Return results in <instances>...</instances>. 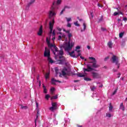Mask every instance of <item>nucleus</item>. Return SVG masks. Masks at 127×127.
Returning a JSON list of instances; mask_svg holds the SVG:
<instances>
[{
    "label": "nucleus",
    "instance_id": "c85d7f7f",
    "mask_svg": "<svg viewBox=\"0 0 127 127\" xmlns=\"http://www.w3.org/2000/svg\"><path fill=\"white\" fill-rule=\"evenodd\" d=\"M64 54V52H63V50H61V51H59V55H63Z\"/></svg>",
    "mask_w": 127,
    "mask_h": 127
},
{
    "label": "nucleus",
    "instance_id": "5fc2aeb1",
    "mask_svg": "<svg viewBox=\"0 0 127 127\" xmlns=\"http://www.w3.org/2000/svg\"><path fill=\"white\" fill-rule=\"evenodd\" d=\"M66 33H67V34H70L71 33H70V31H69V30H67V31H66Z\"/></svg>",
    "mask_w": 127,
    "mask_h": 127
},
{
    "label": "nucleus",
    "instance_id": "a211bd4d",
    "mask_svg": "<svg viewBox=\"0 0 127 127\" xmlns=\"http://www.w3.org/2000/svg\"><path fill=\"white\" fill-rule=\"evenodd\" d=\"M48 61L50 63H51V64L54 63V61H53V60H52V59L50 57L48 58Z\"/></svg>",
    "mask_w": 127,
    "mask_h": 127
},
{
    "label": "nucleus",
    "instance_id": "4468645a",
    "mask_svg": "<svg viewBox=\"0 0 127 127\" xmlns=\"http://www.w3.org/2000/svg\"><path fill=\"white\" fill-rule=\"evenodd\" d=\"M55 82H58V83H61V81L58 80H56L55 78H52V84L55 85Z\"/></svg>",
    "mask_w": 127,
    "mask_h": 127
},
{
    "label": "nucleus",
    "instance_id": "1a4fd4ad",
    "mask_svg": "<svg viewBox=\"0 0 127 127\" xmlns=\"http://www.w3.org/2000/svg\"><path fill=\"white\" fill-rule=\"evenodd\" d=\"M74 53H75V51H72L71 53H69V55L70 56V57H73V58H78L79 56L80 57L81 55V53H79L77 56H76Z\"/></svg>",
    "mask_w": 127,
    "mask_h": 127
},
{
    "label": "nucleus",
    "instance_id": "423d86ee",
    "mask_svg": "<svg viewBox=\"0 0 127 127\" xmlns=\"http://www.w3.org/2000/svg\"><path fill=\"white\" fill-rule=\"evenodd\" d=\"M57 103L56 102H52V107H50L49 110L51 111V112H54L57 110Z\"/></svg>",
    "mask_w": 127,
    "mask_h": 127
},
{
    "label": "nucleus",
    "instance_id": "f704fd0d",
    "mask_svg": "<svg viewBox=\"0 0 127 127\" xmlns=\"http://www.w3.org/2000/svg\"><path fill=\"white\" fill-rule=\"evenodd\" d=\"M81 49V47L78 46L76 47V49L75 50V51H77V50Z\"/></svg>",
    "mask_w": 127,
    "mask_h": 127
},
{
    "label": "nucleus",
    "instance_id": "ddd939ff",
    "mask_svg": "<svg viewBox=\"0 0 127 127\" xmlns=\"http://www.w3.org/2000/svg\"><path fill=\"white\" fill-rule=\"evenodd\" d=\"M53 53H54V55H56V53L55 52H58V48H57V47H56V46H54L53 48H52L51 49Z\"/></svg>",
    "mask_w": 127,
    "mask_h": 127
},
{
    "label": "nucleus",
    "instance_id": "13d9d810",
    "mask_svg": "<svg viewBox=\"0 0 127 127\" xmlns=\"http://www.w3.org/2000/svg\"><path fill=\"white\" fill-rule=\"evenodd\" d=\"M118 75V78H120V77H121V73H119Z\"/></svg>",
    "mask_w": 127,
    "mask_h": 127
},
{
    "label": "nucleus",
    "instance_id": "20e7f679",
    "mask_svg": "<svg viewBox=\"0 0 127 127\" xmlns=\"http://www.w3.org/2000/svg\"><path fill=\"white\" fill-rule=\"evenodd\" d=\"M70 41H68V44L66 43V45H67L66 46H64L63 48L64 49L65 51H67L68 52L69 54V51H71L72 50V48L73 46H74V43L71 42L70 43Z\"/></svg>",
    "mask_w": 127,
    "mask_h": 127
},
{
    "label": "nucleus",
    "instance_id": "58836bf2",
    "mask_svg": "<svg viewBox=\"0 0 127 127\" xmlns=\"http://www.w3.org/2000/svg\"><path fill=\"white\" fill-rule=\"evenodd\" d=\"M66 19L67 22H69V21H71V18H66Z\"/></svg>",
    "mask_w": 127,
    "mask_h": 127
},
{
    "label": "nucleus",
    "instance_id": "aec40b11",
    "mask_svg": "<svg viewBox=\"0 0 127 127\" xmlns=\"http://www.w3.org/2000/svg\"><path fill=\"white\" fill-rule=\"evenodd\" d=\"M43 87L44 88V93L45 94H47V88H46V87H45L44 85H43Z\"/></svg>",
    "mask_w": 127,
    "mask_h": 127
},
{
    "label": "nucleus",
    "instance_id": "9b49d317",
    "mask_svg": "<svg viewBox=\"0 0 127 127\" xmlns=\"http://www.w3.org/2000/svg\"><path fill=\"white\" fill-rule=\"evenodd\" d=\"M43 33V26H42V25L40 26L39 29V31L37 33L38 35H39V36H41V35H42Z\"/></svg>",
    "mask_w": 127,
    "mask_h": 127
},
{
    "label": "nucleus",
    "instance_id": "e2e57ef3",
    "mask_svg": "<svg viewBox=\"0 0 127 127\" xmlns=\"http://www.w3.org/2000/svg\"><path fill=\"white\" fill-rule=\"evenodd\" d=\"M87 47L88 49L89 50L91 49V47H90V46H87Z\"/></svg>",
    "mask_w": 127,
    "mask_h": 127
},
{
    "label": "nucleus",
    "instance_id": "7ed1b4c3",
    "mask_svg": "<svg viewBox=\"0 0 127 127\" xmlns=\"http://www.w3.org/2000/svg\"><path fill=\"white\" fill-rule=\"evenodd\" d=\"M111 60L112 63H115L116 65L117 66L118 69L120 68V59L119 57L116 56V55H113L112 57L111 58Z\"/></svg>",
    "mask_w": 127,
    "mask_h": 127
},
{
    "label": "nucleus",
    "instance_id": "0eeeda50",
    "mask_svg": "<svg viewBox=\"0 0 127 127\" xmlns=\"http://www.w3.org/2000/svg\"><path fill=\"white\" fill-rule=\"evenodd\" d=\"M44 57H50V50L47 47L45 48V52L44 53Z\"/></svg>",
    "mask_w": 127,
    "mask_h": 127
},
{
    "label": "nucleus",
    "instance_id": "f8f14e48",
    "mask_svg": "<svg viewBox=\"0 0 127 127\" xmlns=\"http://www.w3.org/2000/svg\"><path fill=\"white\" fill-rule=\"evenodd\" d=\"M34 2H35V0H30V2L27 4V6L26 7V9L27 10L29 9V7L30 5H31V4H33Z\"/></svg>",
    "mask_w": 127,
    "mask_h": 127
},
{
    "label": "nucleus",
    "instance_id": "864d4df0",
    "mask_svg": "<svg viewBox=\"0 0 127 127\" xmlns=\"http://www.w3.org/2000/svg\"><path fill=\"white\" fill-rule=\"evenodd\" d=\"M39 87H40V86H41V81L39 80Z\"/></svg>",
    "mask_w": 127,
    "mask_h": 127
},
{
    "label": "nucleus",
    "instance_id": "69168bd1",
    "mask_svg": "<svg viewBox=\"0 0 127 127\" xmlns=\"http://www.w3.org/2000/svg\"><path fill=\"white\" fill-rule=\"evenodd\" d=\"M66 10V8L65 7H64V9L62 10L63 11H65V10Z\"/></svg>",
    "mask_w": 127,
    "mask_h": 127
},
{
    "label": "nucleus",
    "instance_id": "39448f33",
    "mask_svg": "<svg viewBox=\"0 0 127 127\" xmlns=\"http://www.w3.org/2000/svg\"><path fill=\"white\" fill-rule=\"evenodd\" d=\"M55 58L56 59V60H57V62H58L57 63V64H60V62L61 63H63L64 62V60H59V59H61L62 58H63V56H60L58 55H55Z\"/></svg>",
    "mask_w": 127,
    "mask_h": 127
},
{
    "label": "nucleus",
    "instance_id": "4be33fe9",
    "mask_svg": "<svg viewBox=\"0 0 127 127\" xmlns=\"http://www.w3.org/2000/svg\"><path fill=\"white\" fill-rule=\"evenodd\" d=\"M77 75L78 76V77H85V75L82 74V73H80L79 72H78L77 73Z\"/></svg>",
    "mask_w": 127,
    "mask_h": 127
},
{
    "label": "nucleus",
    "instance_id": "412c9836",
    "mask_svg": "<svg viewBox=\"0 0 127 127\" xmlns=\"http://www.w3.org/2000/svg\"><path fill=\"white\" fill-rule=\"evenodd\" d=\"M83 30H81V31H85V30H86V28H87V26L86 25L85 23H83Z\"/></svg>",
    "mask_w": 127,
    "mask_h": 127
},
{
    "label": "nucleus",
    "instance_id": "6e6552de",
    "mask_svg": "<svg viewBox=\"0 0 127 127\" xmlns=\"http://www.w3.org/2000/svg\"><path fill=\"white\" fill-rule=\"evenodd\" d=\"M54 23H55V20L54 18L53 20L49 22V28L50 29V33H52V30H53V26H54Z\"/></svg>",
    "mask_w": 127,
    "mask_h": 127
},
{
    "label": "nucleus",
    "instance_id": "09e8293b",
    "mask_svg": "<svg viewBox=\"0 0 127 127\" xmlns=\"http://www.w3.org/2000/svg\"><path fill=\"white\" fill-rule=\"evenodd\" d=\"M67 26V27H71V24H70L69 23H68Z\"/></svg>",
    "mask_w": 127,
    "mask_h": 127
},
{
    "label": "nucleus",
    "instance_id": "f3484780",
    "mask_svg": "<svg viewBox=\"0 0 127 127\" xmlns=\"http://www.w3.org/2000/svg\"><path fill=\"white\" fill-rule=\"evenodd\" d=\"M108 45L109 48H113V43H112V42H109L108 43Z\"/></svg>",
    "mask_w": 127,
    "mask_h": 127
},
{
    "label": "nucleus",
    "instance_id": "473e14b6",
    "mask_svg": "<svg viewBox=\"0 0 127 127\" xmlns=\"http://www.w3.org/2000/svg\"><path fill=\"white\" fill-rule=\"evenodd\" d=\"M62 73L63 76H66V75H67V73L64 70H63L62 71Z\"/></svg>",
    "mask_w": 127,
    "mask_h": 127
},
{
    "label": "nucleus",
    "instance_id": "f257e3e1",
    "mask_svg": "<svg viewBox=\"0 0 127 127\" xmlns=\"http://www.w3.org/2000/svg\"><path fill=\"white\" fill-rule=\"evenodd\" d=\"M89 59L90 60H92V62H90V63L92 64V65L91 64H87V68H83V72L85 73L86 71L87 72H90V70H94V68H98V65L97 64V60H96V59H95L93 57H89Z\"/></svg>",
    "mask_w": 127,
    "mask_h": 127
},
{
    "label": "nucleus",
    "instance_id": "37998d69",
    "mask_svg": "<svg viewBox=\"0 0 127 127\" xmlns=\"http://www.w3.org/2000/svg\"><path fill=\"white\" fill-rule=\"evenodd\" d=\"M47 43L48 46V45L50 43V41L49 40H48V39L47 38Z\"/></svg>",
    "mask_w": 127,
    "mask_h": 127
},
{
    "label": "nucleus",
    "instance_id": "a19ab883",
    "mask_svg": "<svg viewBox=\"0 0 127 127\" xmlns=\"http://www.w3.org/2000/svg\"><path fill=\"white\" fill-rule=\"evenodd\" d=\"M112 110H113V106L110 105L109 106V111H112Z\"/></svg>",
    "mask_w": 127,
    "mask_h": 127
},
{
    "label": "nucleus",
    "instance_id": "6ab92c4d",
    "mask_svg": "<svg viewBox=\"0 0 127 127\" xmlns=\"http://www.w3.org/2000/svg\"><path fill=\"white\" fill-rule=\"evenodd\" d=\"M55 46V44H53L50 43L48 46L51 49V48H53Z\"/></svg>",
    "mask_w": 127,
    "mask_h": 127
},
{
    "label": "nucleus",
    "instance_id": "79ce46f5",
    "mask_svg": "<svg viewBox=\"0 0 127 127\" xmlns=\"http://www.w3.org/2000/svg\"><path fill=\"white\" fill-rule=\"evenodd\" d=\"M118 14H119V12H115L114 13V15L115 16L118 15Z\"/></svg>",
    "mask_w": 127,
    "mask_h": 127
},
{
    "label": "nucleus",
    "instance_id": "f03ea898",
    "mask_svg": "<svg viewBox=\"0 0 127 127\" xmlns=\"http://www.w3.org/2000/svg\"><path fill=\"white\" fill-rule=\"evenodd\" d=\"M56 3V1H54L53 2V5L51 8V10L49 12V18H52V17H54L55 15L57 14V12H55V4Z\"/></svg>",
    "mask_w": 127,
    "mask_h": 127
},
{
    "label": "nucleus",
    "instance_id": "a878e982",
    "mask_svg": "<svg viewBox=\"0 0 127 127\" xmlns=\"http://www.w3.org/2000/svg\"><path fill=\"white\" fill-rule=\"evenodd\" d=\"M72 37V33H70L68 34V40L69 41H71V37Z\"/></svg>",
    "mask_w": 127,
    "mask_h": 127
},
{
    "label": "nucleus",
    "instance_id": "72a5a7b5",
    "mask_svg": "<svg viewBox=\"0 0 127 127\" xmlns=\"http://www.w3.org/2000/svg\"><path fill=\"white\" fill-rule=\"evenodd\" d=\"M91 91H95L96 90V87L93 86L90 87Z\"/></svg>",
    "mask_w": 127,
    "mask_h": 127
},
{
    "label": "nucleus",
    "instance_id": "680f3d73",
    "mask_svg": "<svg viewBox=\"0 0 127 127\" xmlns=\"http://www.w3.org/2000/svg\"><path fill=\"white\" fill-rule=\"evenodd\" d=\"M80 58L81 59H82V60H84V59H85V58H84L83 57H82V56H80Z\"/></svg>",
    "mask_w": 127,
    "mask_h": 127
},
{
    "label": "nucleus",
    "instance_id": "de8ad7c7",
    "mask_svg": "<svg viewBox=\"0 0 127 127\" xmlns=\"http://www.w3.org/2000/svg\"><path fill=\"white\" fill-rule=\"evenodd\" d=\"M57 29L59 31H61L62 30V29H61L60 27H58L57 28Z\"/></svg>",
    "mask_w": 127,
    "mask_h": 127
},
{
    "label": "nucleus",
    "instance_id": "b1692460",
    "mask_svg": "<svg viewBox=\"0 0 127 127\" xmlns=\"http://www.w3.org/2000/svg\"><path fill=\"white\" fill-rule=\"evenodd\" d=\"M50 74V73H49V72H47V73H46L45 77L46 79H48V78H49Z\"/></svg>",
    "mask_w": 127,
    "mask_h": 127
},
{
    "label": "nucleus",
    "instance_id": "393cba45",
    "mask_svg": "<svg viewBox=\"0 0 127 127\" xmlns=\"http://www.w3.org/2000/svg\"><path fill=\"white\" fill-rule=\"evenodd\" d=\"M106 117H107V118H111L112 114H111V113H107L106 114Z\"/></svg>",
    "mask_w": 127,
    "mask_h": 127
},
{
    "label": "nucleus",
    "instance_id": "a18cd8bd",
    "mask_svg": "<svg viewBox=\"0 0 127 127\" xmlns=\"http://www.w3.org/2000/svg\"><path fill=\"white\" fill-rule=\"evenodd\" d=\"M123 20H124V21L127 22V17H124L123 18Z\"/></svg>",
    "mask_w": 127,
    "mask_h": 127
},
{
    "label": "nucleus",
    "instance_id": "338daca9",
    "mask_svg": "<svg viewBox=\"0 0 127 127\" xmlns=\"http://www.w3.org/2000/svg\"><path fill=\"white\" fill-rule=\"evenodd\" d=\"M118 21L119 22H120V21H122V19H118Z\"/></svg>",
    "mask_w": 127,
    "mask_h": 127
},
{
    "label": "nucleus",
    "instance_id": "bf43d9fd",
    "mask_svg": "<svg viewBox=\"0 0 127 127\" xmlns=\"http://www.w3.org/2000/svg\"><path fill=\"white\" fill-rule=\"evenodd\" d=\"M64 8H65V9L66 8H70V7H69V6H64Z\"/></svg>",
    "mask_w": 127,
    "mask_h": 127
},
{
    "label": "nucleus",
    "instance_id": "6e6d98bb",
    "mask_svg": "<svg viewBox=\"0 0 127 127\" xmlns=\"http://www.w3.org/2000/svg\"><path fill=\"white\" fill-rule=\"evenodd\" d=\"M113 72H117V71H118V70H117V69L114 68V69H113Z\"/></svg>",
    "mask_w": 127,
    "mask_h": 127
},
{
    "label": "nucleus",
    "instance_id": "5701e85b",
    "mask_svg": "<svg viewBox=\"0 0 127 127\" xmlns=\"http://www.w3.org/2000/svg\"><path fill=\"white\" fill-rule=\"evenodd\" d=\"M51 99V100L52 99L56 100L57 99H58V95L52 96Z\"/></svg>",
    "mask_w": 127,
    "mask_h": 127
},
{
    "label": "nucleus",
    "instance_id": "e433bc0d",
    "mask_svg": "<svg viewBox=\"0 0 127 127\" xmlns=\"http://www.w3.org/2000/svg\"><path fill=\"white\" fill-rule=\"evenodd\" d=\"M84 80H85V81H91L90 78H87V77L84 78Z\"/></svg>",
    "mask_w": 127,
    "mask_h": 127
},
{
    "label": "nucleus",
    "instance_id": "052dcab7",
    "mask_svg": "<svg viewBox=\"0 0 127 127\" xmlns=\"http://www.w3.org/2000/svg\"><path fill=\"white\" fill-rule=\"evenodd\" d=\"M64 12V11H63V10L61 11L60 15H62V14Z\"/></svg>",
    "mask_w": 127,
    "mask_h": 127
},
{
    "label": "nucleus",
    "instance_id": "774afa93",
    "mask_svg": "<svg viewBox=\"0 0 127 127\" xmlns=\"http://www.w3.org/2000/svg\"><path fill=\"white\" fill-rule=\"evenodd\" d=\"M78 127H83V126L77 125Z\"/></svg>",
    "mask_w": 127,
    "mask_h": 127
},
{
    "label": "nucleus",
    "instance_id": "cd10ccee",
    "mask_svg": "<svg viewBox=\"0 0 127 127\" xmlns=\"http://www.w3.org/2000/svg\"><path fill=\"white\" fill-rule=\"evenodd\" d=\"M21 109H22V110H26V109H27V106H23L22 105H21Z\"/></svg>",
    "mask_w": 127,
    "mask_h": 127
},
{
    "label": "nucleus",
    "instance_id": "bb28decb",
    "mask_svg": "<svg viewBox=\"0 0 127 127\" xmlns=\"http://www.w3.org/2000/svg\"><path fill=\"white\" fill-rule=\"evenodd\" d=\"M54 91H55V88L54 87H52L51 88V93L52 95H53V93H54Z\"/></svg>",
    "mask_w": 127,
    "mask_h": 127
},
{
    "label": "nucleus",
    "instance_id": "dca6fc26",
    "mask_svg": "<svg viewBox=\"0 0 127 127\" xmlns=\"http://www.w3.org/2000/svg\"><path fill=\"white\" fill-rule=\"evenodd\" d=\"M62 0H57V2L56 1V3L55 4V7L56 5H59V4H61Z\"/></svg>",
    "mask_w": 127,
    "mask_h": 127
},
{
    "label": "nucleus",
    "instance_id": "c03bdc74",
    "mask_svg": "<svg viewBox=\"0 0 127 127\" xmlns=\"http://www.w3.org/2000/svg\"><path fill=\"white\" fill-rule=\"evenodd\" d=\"M53 36H55V30H53Z\"/></svg>",
    "mask_w": 127,
    "mask_h": 127
},
{
    "label": "nucleus",
    "instance_id": "4c0bfd02",
    "mask_svg": "<svg viewBox=\"0 0 127 127\" xmlns=\"http://www.w3.org/2000/svg\"><path fill=\"white\" fill-rule=\"evenodd\" d=\"M101 30L102 31H107V29H106L105 28H101Z\"/></svg>",
    "mask_w": 127,
    "mask_h": 127
},
{
    "label": "nucleus",
    "instance_id": "2f4dec72",
    "mask_svg": "<svg viewBox=\"0 0 127 127\" xmlns=\"http://www.w3.org/2000/svg\"><path fill=\"white\" fill-rule=\"evenodd\" d=\"M123 36H124V33L121 32L119 34V37L120 38H122V37H123Z\"/></svg>",
    "mask_w": 127,
    "mask_h": 127
},
{
    "label": "nucleus",
    "instance_id": "49530a36",
    "mask_svg": "<svg viewBox=\"0 0 127 127\" xmlns=\"http://www.w3.org/2000/svg\"><path fill=\"white\" fill-rule=\"evenodd\" d=\"M109 58H110V57H107L104 59V61H107V60H108V59H109Z\"/></svg>",
    "mask_w": 127,
    "mask_h": 127
},
{
    "label": "nucleus",
    "instance_id": "9d476101",
    "mask_svg": "<svg viewBox=\"0 0 127 127\" xmlns=\"http://www.w3.org/2000/svg\"><path fill=\"white\" fill-rule=\"evenodd\" d=\"M92 77H93L94 79H99L101 78V75L99 74V73L97 72H92Z\"/></svg>",
    "mask_w": 127,
    "mask_h": 127
},
{
    "label": "nucleus",
    "instance_id": "4d7b16f0",
    "mask_svg": "<svg viewBox=\"0 0 127 127\" xmlns=\"http://www.w3.org/2000/svg\"><path fill=\"white\" fill-rule=\"evenodd\" d=\"M80 80H74V83H77V82H79Z\"/></svg>",
    "mask_w": 127,
    "mask_h": 127
},
{
    "label": "nucleus",
    "instance_id": "3c124183",
    "mask_svg": "<svg viewBox=\"0 0 127 127\" xmlns=\"http://www.w3.org/2000/svg\"><path fill=\"white\" fill-rule=\"evenodd\" d=\"M62 38V37L61 35L59 36L58 40H61Z\"/></svg>",
    "mask_w": 127,
    "mask_h": 127
},
{
    "label": "nucleus",
    "instance_id": "c756f323",
    "mask_svg": "<svg viewBox=\"0 0 127 127\" xmlns=\"http://www.w3.org/2000/svg\"><path fill=\"white\" fill-rule=\"evenodd\" d=\"M40 116V114H39V110H38L37 111V117H36V120H37V119H38V116Z\"/></svg>",
    "mask_w": 127,
    "mask_h": 127
},
{
    "label": "nucleus",
    "instance_id": "2eb2a0df",
    "mask_svg": "<svg viewBox=\"0 0 127 127\" xmlns=\"http://www.w3.org/2000/svg\"><path fill=\"white\" fill-rule=\"evenodd\" d=\"M120 110H122V111H125V106H124V103H122L120 106Z\"/></svg>",
    "mask_w": 127,
    "mask_h": 127
},
{
    "label": "nucleus",
    "instance_id": "8fccbe9b",
    "mask_svg": "<svg viewBox=\"0 0 127 127\" xmlns=\"http://www.w3.org/2000/svg\"><path fill=\"white\" fill-rule=\"evenodd\" d=\"M37 82H39V75H38L37 76Z\"/></svg>",
    "mask_w": 127,
    "mask_h": 127
},
{
    "label": "nucleus",
    "instance_id": "ea45409f",
    "mask_svg": "<svg viewBox=\"0 0 127 127\" xmlns=\"http://www.w3.org/2000/svg\"><path fill=\"white\" fill-rule=\"evenodd\" d=\"M97 5L99 7H103V5L101 4L100 3H98Z\"/></svg>",
    "mask_w": 127,
    "mask_h": 127
},
{
    "label": "nucleus",
    "instance_id": "7c9ffc66",
    "mask_svg": "<svg viewBox=\"0 0 127 127\" xmlns=\"http://www.w3.org/2000/svg\"><path fill=\"white\" fill-rule=\"evenodd\" d=\"M50 98V96L48 94L46 95V96H45L46 100H49Z\"/></svg>",
    "mask_w": 127,
    "mask_h": 127
},
{
    "label": "nucleus",
    "instance_id": "0e129e2a",
    "mask_svg": "<svg viewBox=\"0 0 127 127\" xmlns=\"http://www.w3.org/2000/svg\"><path fill=\"white\" fill-rule=\"evenodd\" d=\"M65 34H63L62 36V37H63L64 38H65Z\"/></svg>",
    "mask_w": 127,
    "mask_h": 127
},
{
    "label": "nucleus",
    "instance_id": "603ef678",
    "mask_svg": "<svg viewBox=\"0 0 127 127\" xmlns=\"http://www.w3.org/2000/svg\"><path fill=\"white\" fill-rule=\"evenodd\" d=\"M117 90L116 89V90H115L114 91V92L113 93V94H112V95H115L116 93H117Z\"/></svg>",
    "mask_w": 127,
    "mask_h": 127
},
{
    "label": "nucleus",
    "instance_id": "c9c22d12",
    "mask_svg": "<svg viewBox=\"0 0 127 127\" xmlns=\"http://www.w3.org/2000/svg\"><path fill=\"white\" fill-rule=\"evenodd\" d=\"M74 24L76 26H80V24L78 23V21L74 22Z\"/></svg>",
    "mask_w": 127,
    "mask_h": 127
}]
</instances>
